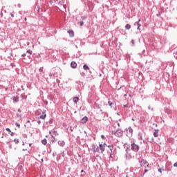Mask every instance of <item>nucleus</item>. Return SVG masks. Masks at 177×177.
Here are the masks:
<instances>
[{
  "label": "nucleus",
  "instance_id": "f257e3e1",
  "mask_svg": "<svg viewBox=\"0 0 177 177\" xmlns=\"http://www.w3.org/2000/svg\"><path fill=\"white\" fill-rule=\"evenodd\" d=\"M112 134L115 135V136H117L118 138H121L122 137V135H124V131L119 129L115 131H112Z\"/></svg>",
  "mask_w": 177,
  "mask_h": 177
},
{
  "label": "nucleus",
  "instance_id": "f03ea898",
  "mask_svg": "<svg viewBox=\"0 0 177 177\" xmlns=\"http://www.w3.org/2000/svg\"><path fill=\"white\" fill-rule=\"evenodd\" d=\"M131 150H132L133 151H135L136 153H137V151H139V145L135 144L134 142L131 144Z\"/></svg>",
  "mask_w": 177,
  "mask_h": 177
},
{
  "label": "nucleus",
  "instance_id": "7ed1b4c3",
  "mask_svg": "<svg viewBox=\"0 0 177 177\" xmlns=\"http://www.w3.org/2000/svg\"><path fill=\"white\" fill-rule=\"evenodd\" d=\"M140 167H145V168H146V167H149V162L146 160L142 159L140 162Z\"/></svg>",
  "mask_w": 177,
  "mask_h": 177
},
{
  "label": "nucleus",
  "instance_id": "20e7f679",
  "mask_svg": "<svg viewBox=\"0 0 177 177\" xmlns=\"http://www.w3.org/2000/svg\"><path fill=\"white\" fill-rule=\"evenodd\" d=\"M100 153H104V150L106 149V143L104 144H100L99 145Z\"/></svg>",
  "mask_w": 177,
  "mask_h": 177
},
{
  "label": "nucleus",
  "instance_id": "39448f33",
  "mask_svg": "<svg viewBox=\"0 0 177 177\" xmlns=\"http://www.w3.org/2000/svg\"><path fill=\"white\" fill-rule=\"evenodd\" d=\"M92 149H93V153H100V149H99V146L93 145Z\"/></svg>",
  "mask_w": 177,
  "mask_h": 177
},
{
  "label": "nucleus",
  "instance_id": "423d86ee",
  "mask_svg": "<svg viewBox=\"0 0 177 177\" xmlns=\"http://www.w3.org/2000/svg\"><path fill=\"white\" fill-rule=\"evenodd\" d=\"M126 131L128 136H132L133 133V129H132V127H128Z\"/></svg>",
  "mask_w": 177,
  "mask_h": 177
},
{
  "label": "nucleus",
  "instance_id": "0eeeda50",
  "mask_svg": "<svg viewBox=\"0 0 177 177\" xmlns=\"http://www.w3.org/2000/svg\"><path fill=\"white\" fill-rule=\"evenodd\" d=\"M124 158L127 161H129V160L132 159V155H131V153H126L124 155Z\"/></svg>",
  "mask_w": 177,
  "mask_h": 177
},
{
  "label": "nucleus",
  "instance_id": "6e6552de",
  "mask_svg": "<svg viewBox=\"0 0 177 177\" xmlns=\"http://www.w3.org/2000/svg\"><path fill=\"white\" fill-rule=\"evenodd\" d=\"M81 124H86L88 122V117L84 116L82 119L80 120Z\"/></svg>",
  "mask_w": 177,
  "mask_h": 177
},
{
  "label": "nucleus",
  "instance_id": "1a4fd4ad",
  "mask_svg": "<svg viewBox=\"0 0 177 177\" xmlns=\"http://www.w3.org/2000/svg\"><path fill=\"white\" fill-rule=\"evenodd\" d=\"M40 118L41 120H45V118H46V111H44L41 113V115H40Z\"/></svg>",
  "mask_w": 177,
  "mask_h": 177
},
{
  "label": "nucleus",
  "instance_id": "9d476101",
  "mask_svg": "<svg viewBox=\"0 0 177 177\" xmlns=\"http://www.w3.org/2000/svg\"><path fill=\"white\" fill-rule=\"evenodd\" d=\"M58 145L59 146H61V147H64V146L66 145V142H64V140H59Z\"/></svg>",
  "mask_w": 177,
  "mask_h": 177
},
{
  "label": "nucleus",
  "instance_id": "9b49d317",
  "mask_svg": "<svg viewBox=\"0 0 177 177\" xmlns=\"http://www.w3.org/2000/svg\"><path fill=\"white\" fill-rule=\"evenodd\" d=\"M140 21V19H139L138 21L135 22L134 26H137V30H139L140 31V24L139 22Z\"/></svg>",
  "mask_w": 177,
  "mask_h": 177
},
{
  "label": "nucleus",
  "instance_id": "f8f14e48",
  "mask_svg": "<svg viewBox=\"0 0 177 177\" xmlns=\"http://www.w3.org/2000/svg\"><path fill=\"white\" fill-rule=\"evenodd\" d=\"M71 67H72V68H77V62L73 61L71 63Z\"/></svg>",
  "mask_w": 177,
  "mask_h": 177
},
{
  "label": "nucleus",
  "instance_id": "ddd939ff",
  "mask_svg": "<svg viewBox=\"0 0 177 177\" xmlns=\"http://www.w3.org/2000/svg\"><path fill=\"white\" fill-rule=\"evenodd\" d=\"M73 103H75V104H77V103H78V102H80V98H78V97H74L73 98Z\"/></svg>",
  "mask_w": 177,
  "mask_h": 177
},
{
  "label": "nucleus",
  "instance_id": "4468645a",
  "mask_svg": "<svg viewBox=\"0 0 177 177\" xmlns=\"http://www.w3.org/2000/svg\"><path fill=\"white\" fill-rule=\"evenodd\" d=\"M158 132H160V130L156 129L153 132V136L155 138H158Z\"/></svg>",
  "mask_w": 177,
  "mask_h": 177
},
{
  "label": "nucleus",
  "instance_id": "2eb2a0df",
  "mask_svg": "<svg viewBox=\"0 0 177 177\" xmlns=\"http://www.w3.org/2000/svg\"><path fill=\"white\" fill-rule=\"evenodd\" d=\"M68 34H69V36L71 37H74V31L73 30H68Z\"/></svg>",
  "mask_w": 177,
  "mask_h": 177
},
{
  "label": "nucleus",
  "instance_id": "dca6fc26",
  "mask_svg": "<svg viewBox=\"0 0 177 177\" xmlns=\"http://www.w3.org/2000/svg\"><path fill=\"white\" fill-rule=\"evenodd\" d=\"M138 138L139 140H143V134L142 133H138Z\"/></svg>",
  "mask_w": 177,
  "mask_h": 177
},
{
  "label": "nucleus",
  "instance_id": "f3484780",
  "mask_svg": "<svg viewBox=\"0 0 177 177\" xmlns=\"http://www.w3.org/2000/svg\"><path fill=\"white\" fill-rule=\"evenodd\" d=\"M13 100V103H17V102H19V97L15 96L12 98Z\"/></svg>",
  "mask_w": 177,
  "mask_h": 177
},
{
  "label": "nucleus",
  "instance_id": "a211bd4d",
  "mask_svg": "<svg viewBox=\"0 0 177 177\" xmlns=\"http://www.w3.org/2000/svg\"><path fill=\"white\" fill-rule=\"evenodd\" d=\"M127 144L124 145V149H125V151L126 153H129V151H131V149H129V147H126Z\"/></svg>",
  "mask_w": 177,
  "mask_h": 177
},
{
  "label": "nucleus",
  "instance_id": "6ab92c4d",
  "mask_svg": "<svg viewBox=\"0 0 177 177\" xmlns=\"http://www.w3.org/2000/svg\"><path fill=\"white\" fill-rule=\"evenodd\" d=\"M52 132H53V133L55 136H57V131H56V130H51V131H49V133H50V135H52Z\"/></svg>",
  "mask_w": 177,
  "mask_h": 177
},
{
  "label": "nucleus",
  "instance_id": "aec40b11",
  "mask_svg": "<svg viewBox=\"0 0 177 177\" xmlns=\"http://www.w3.org/2000/svg\"><path fill=\"white\" fill-rule=\"evenodd\" d=\"M83 68H84V70H85V71L89 70V66H88V65H86V64H84V65L83 66Z\"/></svg>",
  "mask_w": 177,
  "mask_h": 177
},
{
  "label": "nucleus",
  "instance_id": "412c9836",
  "mask_svg": "<svg viewBox=\"0 0 177 177\" xmlns=\"http://www.w3.org/2000/svg\"><path fill=\"white\" fill-rule=\"evenodd\" d=\"M41 143L42 145H45L48 143V142L46 141V139L44 138V140H41Z\"/></svg>",
  "mask_w": 177,
  "mask_h": 177
},
{
  "label": "nucleus",
  "instance_id": "4be33fe9",
  "mask_svg": "<svg viewBox=\"0 0 177 177\" xmlns=\"http://www.w3.org/2000/svg\"><path fill=\"white\" fill-rule=\"evenodd\" d=\"M107 147L110 149L111 151H113V149L114 148V145H108Z\"/></svg>",
  "mask_w": 177,
  "mask_h": 177
},
{
  "label": "nucleus",
  "instance_id": "5701e85b",
  "mask_svg": "<svg viewBox=\"0 0 177 177\" xmlns=\"http://www.w3.org/2000/svg\"><path fill=\"white\" fill-rule=\"evenodd\" d=\"M125 28H126V30H131V26L129 24H127L125 26Z\"/></svg>",
  "mask_w": 177,
  "mask_h": 177
},
{
  "label": "nucleus",
  "instance_id": "b1692460",
  "mask_svg": "<svg viewBox=\"0 0 177 177\" xmlns=\"http://www.w3.org/2000/svg\"><path fill=\"white\" fill-rule=\"evenodd\" d=\"M14 142L16 145H17V143L20 142V140L19 139H14Z\"/></svg>",
  "mask_w": 177,
  "mask_h": 177
},
{
  "label": "nucleus",
  "instance_id": "393cba45",
  "mask_svg": "<svg viewBox=\"0 0 177 177\" xmlns=\"http://www.w3.org/2000/svg\"><path fill=\"white\" fill-rule=\"evenodd\" d=\"M26 53H28V55H32V50L29 49L26 51Z\"/></svg>",
  "mask_w": 177,
  "mask_h": 177
},
{
  "label": "nucleus",
  "instance_id": "a878e982",
  "mask_svg": "<svg viewBox=\"0 0 177 177\" xmlns=\"http://www.w3.org/2000/svg\"><path fill=\"white\" fill-rule=\"evenodd\" d=\"M51 136H52L51 142H52V143H55V140H56V139L55 138V136H53L52 135H51Z\"/></svg>",
  "mask_w": 177,
  "mask_h": 177
},
{
  "label": "nucleus",
  "instance_id": "bb28decb",
  "mask_svg": "<svg viewBox=\"0 0 177 177\" xmlns=\"http://www.w3.org/2000/svg\"><path fill=\"white\" fill-rule=\"evenodd\" d=\"M110 157L111 158H113L114 157V153H113V151H111Z\"/></svg>",
  "mask_w": 177,
  "mask_h": 177
},
{
  "label": "nucleus",
  "instance_id": "cd10ccee",
  "mask_svg": "<svg viewBox=\"0 0 177 177\" xmlns=\"http://www.w3.org/2000/svg\"><path fill=\"white\" fill-rule=\"evenodd\" d=\"M109 106H110L111 107V106H113V102L111 101H109L108 102Z\"/></svg>",
  "mask_w": 177,
  "mask_h": 177
},
{
  "label": "nucleus",
  "instance_id": "c85d7f7f",
  "mask_svg": "<svg viewBox=\"0 0 177 177\" xmlns=\"http://www.w3.org/2000/svg\"><path fill=\"white\" fill-rule=\"evenodd\" d=\"M39 73H42V71H44V67H41V68L39 69Z\"/></svg>",
  "mask_w": 177,
  "mask_h": 177
},
{
  "label": "nucleus",
  "instance_id": "c756f323",
  "mask_svg": "<svg viewBox=\"0 0 177 177\" xmlns=\"http://www.w3.org/2000/svg\"><path fill=\"white\" fill-rule=\"evenodd\" d=\"M80 27H82L84 26V21H81L80 23Z\"/></svg>",
  "mask_w": 177,
  "mask_h": 177
},
{
  "label": "nucleus",
  "instance_id": "7c9ffc66",
  "mask_svg": "<svg viewBox=\"0 0 177 177\" xmlns=\"http://www.w3.org/2000/svg\"><path fill=\"white\" fill-rule=\"evenodd\" d=\"M6 131H7V132H12V131H10V129L9 128H6Z\"/></svg>",
  "mask_w": 177,
  "mask_h": 177
},
{
  "label": "nucleus",
  "instance_id": "2f4dec72",
  "mask_svg": "<svg viewBox=\"0 0 177 177\" xmlns=\"http://www.w3.org/2000/svg\"><path fill=\"white\" fill-rule=\"evenodd\" d=\"M10 16H11V17H15V14H13V12H10Z\"/></svg>",
  "mask_w": 177,
  "mask_h": 177
},
{
  "label": "nucleus",
  "instance_id": "473e14b6",
  "mask_svg": "<svg viewBox=\"0 0 177 177\" xmlns=\"http://www.w3.org/2000/svg\"><path fill=\"white\" fill-rule=\"evenodd\" d=\"M15 125H16V127H18V128H20V124H19V123L17 122V123L15 124Z\"/></svg>",
  "mask_w": 177,
  "mask_h": 177
},
{
  "label": "nucleus",
  "instance_id": "72a5a7b5",
  "mask_svg": "<svg viewBox=\"0 0 177 177\" xmlns=\"http://www.w3.org/2000/svg\"><path fill=\"white\" fill-rule=\"evenodd\" d=\"M82 19L86 20V17H85V16L82 17Z\"/></svg>",
  "mask_w": 177,
  "mask_h": 177
},
{
  "label": "nucleus",
  "instance_id": "f704fd0d",
  "mask_svg": "<svg viewBox=\"0 0 177 177\" xmlns=\"http://www.w3.org/2000/svg\"><path fill=\"white\" fill-rule=\"evenodd\" d=\"M26 53H24L21 55V57H26Z\"/></svg>",
  "mask_w": 177,
  "mask_h": 177
},
{
  "label": "nucleus",
  "instance_id": "c9c22d12",
  "mask_svg": "<svg viewBox=\"0 0 177 177\" xmlns=\"http://www.w3.org/2000/svg\"><path fill=\"white\" fill-rule=\"evenodd\" d=\"M10 136H15V133L14 132H11L10 133Z\"/></svg>",
  "mask_w": 177,
  "mask_h": 177
},
{
  "label": "nucleus",
  "instance_id": "e433bc0d",
  "mask_svg": "<svg viewBox=\"0 0 177 177\" xmlns=\"http://www.w3.org/2000/svg\"><path fill=\"white\" fill-rule=\"evenodd\" d=\"M101 138L104 139V135H101Z\"/></svg>",
  "mask_w": 177,
  "mask_h": 177
},
{
  "label": "nucleus",
  "instance_id": "4c0bfd02",
  "mask_svg": "<svg viewBox=\"0 0 177 177\" xmlns=\"http://www.w3.org/2000/svg\"><path fill=\"white\" fill-rule=\"evenodd\" d=\"M158 172H160V174H162V171H161V169H158Z\"/></svg>",
  "mask_w": 177,
  "mask_h": 177
},
{
  "label": "nucleus",
  "instance_id": "58836bf2",
  "mask_svg": "<svg viewBox=\"0 0 177 177\" xmlns=\"http://www.w3.org/2000/svg\"><path fill=\"white\" fill-rule=\"evenodd\" d=\"M174 167H177V162L174 164Z\"/></svg>",
  "mask_w": 177,
  "mask_h": 177
},
{
  "label": "nucleus",
  "instance_id": "ea45409f",
  "mask_svg": "<svg viewBox=\"0 0 177 177\" xmlns=\"http://www.w3.org/2000/svg\"><path fill=\"white\" fill-rule=\"evenodd\" d=\"M37 124H41V120H37Z\"/></svg>",
  "mask_w": 177,
  "mask_h": 177
},
{
  "label": "nucleus",
  "instance_id": "a19ab883",
  "mask_svg": "<svg viewBox=\"0 0 177 177\" xmlns=\"http://www.w3.org/2000/svg\"><path fill=\"white\" fill-rule=\"evenodd\" d=\"M149 170H147V169H145V173L144 174H146L147 171H148Z\"/></svg>",
  "mask_w": 177,
  "mask_h": 177
},
{
  "label": "nucleus",
  "instance_id": "79ce46f5",
  "mask_svg": "<svg viewBox=\"0 0 177 177\" xmlns=\"http://www.w3.org/2000/svg\"><path fill=\"white\" fill-rule=\"evenodd\" d=\"M124 107H128V104L124 105Z\"/></svg>",
  "mask_w": 177,
  "mask_h": 177
},
{
  "label": "nucleus",
  "instance_id": "37998d69",
  "mask_svg": "<svg viewBox=\"0 0 177 177\" xmlns=\"http://www.w3.org/2000/svg\"><path fill=\"white\" fill-rule=\"evenodd\" d=\"M149 110H151V107L150 106H148Z\"/></svg>",
  "mask_w": 177,
  "mask_h": 177
},
{
  "label": "nucleus",
  "instance_id": "c03bdc74",
  "mask_svg": "<svg viewBox=\"0 0 177 177\" xmlns=\"http://www.w3.org/2000/svg\"><path fill=\"white\" fill-rule=\"evenodd\" d=\"M131 43H132L133 45V44H135V41H134L133 40H131Z\"/></svg>",
  "mask_w": 177,
  "mask_h": 177
},
{
  "label": "nucleus",
  "instance_id": "a18cd8bd",
  "mask_svg": "<svg viewBox=\"0 0 177 177\" xmlns=\"http://www.w3.org/2000/svg\"><path fill=\"white\" fill-rule=\"evenodd\" d=\"M30 147H31V146H32V144H29Z\"/></svg>",
  "mask_w": 177,
  "mask_h": 177
},
{
  "label": "nucleus",
  "instance_id": "49530a36",
  "mask_svg": "<svg viewBox=\"0 0 177 177\" xmlns=\"http://www.w3.org/2000/svg\"><path fill=\"white\" fill-rule=\"evenodd\" d=\"M26 122H27V124L30 123V120H28Z\"/></svg>",
  "mask_w": 177,
  "mask_h": 177
},
{
  "label": "nucleus",
  "instance_id": "de8ad7c7",
  "mask_svg": "<svg viewBox=\"0 0 177 177\" xmlns=\"http://www.w3.org/2000/svg\"><path fill=\"white\" fill-rule=\"evenodd\" d=\"M24 20H25V21H27V18H25Z\"/></svg>",
  "mask_w": 177,
  "mask_h": 177
},
{
  "label": "nucleus",
  "instance_id": "09e8293b",
  "mask_svg": "<svg viewBox=\"0 0 177 177\" xmlns=\"http://www.w3.org/2000/svg\"><path fill=\"white\" fill-rule=\"evenodd\" d=\"M124 97H127V93H125V94L124 95Z\"/></svg>",
  "mask_w": 177,
  "mask_h": 177
},
{
  "label": "nucleus",
  "instance_id": "8fccbe9b",
  "mask_svg": "<svg viewBox=\"0 0 177 177\" xmlns=\"http://www.w3.org/2000/svg\"><path fill=\"white\" fill-rule=\"evenodd\" d=\"M9 147H10V149H12V145H10Z\"/></svg>",
  "mask_w": 177,
  "mask_h": 177
},
{
  "label": "nucleus",
  "instance_id": "3c124183",
  "mask_svg": "<svg viewBox=\"0 0 177 177\" xmlns=\"http://www.w3.org/2000/svg\"><path fill=\"white\" fill-rule=\"evenodd\" d=\"M23 146H24V142H22Z\"/></svg>",
  "mask_w": 177,
  "mask_h": 177
},
{
  "label": "nucleus",
  "instance_id": "603ef678",
  "mask_svg": "<svg viewBox=\"0 0 177 177\" xmlns=\"http://www.w3.org/2000/svg\"><path fill=\"white\" fill-rule=\"evenodd\" d=\"M118 127H120V123L118 124Z\"/></svg>",
  "mask_w": 177,
  "mask_h": 177
},
{
  "label": "nucleus",
  "instance_id": "864d4df0",
  "mask_svg": "<svg viewBox=\"0 0 177 177\" xmlns=\"http://www.w3.org/2000/svg\"><path fill=\"white\" fill-rule=\"evenodd\" d=\"M26 150H27V149H23V151H26Z\"/></svg>",
  "mask_w": 177,
  "mask_h": 177
},
{
  "label": "nucleus",
  "instance_id": "5fc2aeb1",
  "mask_svg": "<svg viewBox=\"0 0 177 177\" xmlns=\"http://www.w3.org/2000/svg\"><path fill=\"white\" fill-rule=\"evenodd\" d=\"M81 172H84V170H82Z\"/></svg>",
  "mask_w": 177,
  "mask_h": 177
},
{
  "label": "nucleus",
  "instance_id": "6e6d98bb",
  "mask_svg": "<svg viewBox=\"0 0 177 177\" xmlns=\"http://www.w3.org/2000/svg\"><path fill=\"white\" fill-rule=\"evenodd\" d=\"M151 110H153V108H151Z\"/></svg>",
  "mask_w": 177,
  "mask_h": 177
}]
</instances>
